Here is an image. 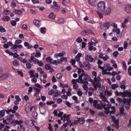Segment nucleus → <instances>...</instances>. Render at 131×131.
I'll use <instances>...</instances> for the list:
<instances>
[{
	"instance_id": "f257e3e1",
	"label": "nucleus",
	"mask_w": 131,
	"mask_h": 131,
	"mask_svg": "<svg viewBox=\"0 0 131 131\" xmlns=\"http://www.w3.org/2000/svg\"><path fill=\"white\" fill-rule=\"evenodd\" d=\"M100 81H103V80L99 76H97V77H94L93 80H90L95 90H97V88L101 86Z\"/></svg>"
},
{
	"instance_id": "f03ea898",
	"label": "nucleus",
	"mask_w": 131,
	"mask_h": 131,
	"mask_svg": "<svg viewBox=\"0 0 131 131\" xmlns=\"http://www.w3.org/2000/svg\"><path fill=\"white\" fill-rule=\"evenodd\" d=\"M100 99L101 100H100V103L102 107L108 106L109 102L107 100V98L104 96V94H99Z\"/></svg>"
},
{
	"instance_id": "7ed1b4c3",
	"label": "nucleus",
	"mask_w": 131,
	"mask_h": 131,
	"mask_svg": "<svg viewBox=\"0 0 131 131\" xmlns=\"http://www.w3.org/2000/svg\"><path fill=\"white\" fill-rule=\"evenodd\" d=\"M106 4L104 2L100 1L97 5V9L99 11L103 12L105 10Z\"/></svg>"
},
{
	"instance_id": "20e7f679",
	"label": "nucleus",
	"mask_w": 131,
	"mask_h": 131,
	"mask_svg": "<svg viewBox=\"0 0 131 131\" xmlns=\"http://www.w3.org/2000/svg\"><path fill=\"white\" fill-rule=\"evenodd\" d=\"M83 77V80L82 79V83L84 82H88L90 81L91 80L90 78L89 75L85 73V72L82 70V77Z\"/></svg>"
},
{
	"instance_id": "39448f33",
	"label": "nucleus",
	"mask_w": 131,
	"mask_h": 131,
	"mask_svg": "<svg viewBox=\"0 0 131 131\" xmlns=\"http://www.w3.org/2000/svg\"><path fill=\"white\" fill-rule=\"evenodd\" d=\"M85 59L86 61L89 62H94L96 60V58H93L90 54H87L85 56Z\"/></svg>"
},
{
	"instance_id": "423d86ee",
	"label": "nucleus",
	"mask_w": 131,
	"mask_h": 131,
	"mask_svg": "<svg viewBox=\"0 0 131 131\" xmlns=\"http://www.w3.org/2000/svg\"><path fill=\"white\" fill-rule=\"evenodd\" d=\"M111 21H110L103 23L100 26L101 28V29L104 30L105 29L104 28V27L106 29H108L111 25Z\"/></svg>"
},
{
	"instance_id": "0eeeda50",
	"label": "nucleus",
	"mask_w": 131,
	"mask_h": 131,
	"mask_svg": "<svg viewBox=\"0 0 131 131\" xmlns=\"http://www.w3.org/2000/svg\"><path fill=\"white\" fill-rule=\"evenodd\" d=\"M120 95H122L124 97H131V92L124 91L123 92H119L118 96Z\"/></svg>"
},
{
	"instance_id": "6e6552de",
	"label": "nucleus",
	"mask_w": 131,
	"mask_h": 131,
	"mask_svg": "<svg viewBox=\"0 0 131 131\" xmlns=\"http://www.w3.org/2000/svg\"><path fill=\"white\" fill-rule=\"evenodd\" d=\"M33 108V106H31L30 103L27 104L25 106V110L28 113H29Z\"/></svg>"
},
{
	"instance_id": "1a4fd4ad",
	"label": "nucleus",
	"mask_w": 131,
	"mask_h": 131,
	"mask_svg": "<svg viewBox=\"0 0 131 131\" xmlns=\"http://www.w3.org/2000/svg\"><path fill=\"white\" fill-rule=\"evenodd\" d=\"M72 83L73 84H76L77 82L78 83H82V75L81 74L79 75V77L78 79L75 80L73 79L72 80Z\"/></svg>"
},
{
	"instance_id": "9d476101",
	"label": "nucleus",
	"mask_w": 131,
	"mask_h": 131,
	"mask_svg": "<svg viewBox=\"0 0 131 131\" xmlns=\"http://www.w3.org/2000/svg\"><path fill=\"white\" fill-rule=\"evenodd\" d=\"M93 105L95 108L99 109H102V106L101 105V104H100L99 103H98L97 101L96 100H94Z\"/></svg>"
},
{
	"instance_id": "9b49d317",
	"label": "nucleus",
	"mask_w": 131,
	"mask_h": 131,
	"mask_svg": "<svg viewBox=\"0 0 131 131\" xmlns=\"http://www.w3.org/2000/svg\"><path fill=\"white\" fill-rule=\"evenodd\" d=\"M83 67L86 70H89L91 68V65L89 63H83Z\"/></svg>"
},
{
	"instance_id": "f8f14e48",
	"label": "nucleus",
	"mask_w": 131,
	"mask_h": 131,
	"mask_svg": "<svg viewBox=\"0 0 131 131\" xmlns=\"http://www.w3.org/2000/svg\"><path fill=\"white\" fill-rule=\"evenodd\" d=\"M124 10L127 13H131V5H126L124 7Z\"/></svg>"
},
{
	"instance_id": "ddd939ff",
	"label": "nucleus",
	"mask_w": 131,
	"mask_h": 131,
	"mask_svg": "<svg viewBox=\"0 0 131 131\" xmlns=\"http://www.w3.org/2000/svg\"><path fill=\"white\" fill-rule=\"evenodd\" d=\"M99 94H104L105 92V87L103 85H102L99 87Z\"/></svg>"
},
{
	"instance_id": "4468645a",
	"label": "nucleus",
	"mask_w": 131,
	"mask_h": 131,
	"mask_svg": "<svg viewBox=\"0 0 131 131\" xmlns=\"http://www.w3.org/2000/svg\"><path fill=\"white\" fill-rule=\"evenodd\" d=\"M104 12L107 15L109 14L111 12V9L110 7L109 6H105V7Z\"/></svg>"
},
{
	"instance_id": "2eb2a0df",
	"label": "nucleus",
	"mask_w": 131,
	"mask_h": 131,
	"mask_svg": "<svg viewBox=\"0 0 131 131\" xmlns=\"http://www.w3.org/2000/svg\"><path fill=\"white\" fill-rule=\"evenodd\" d=\"M111 105V104H109L108 106H105L104 107H102L104 108L105 113L107 114L110 113V111L109 109Z\"/></svg>"
},
{
	"instance_id": "dca6fc26",
	"label": "nucleus",
	"mask_w": 131,
	"mask_h": 131,
	"mask_svg": "<svg viewBox=\"0 0 131 131\" xmlns=\"http://www.w3.org/2000/svg\"><path fill=\"white\" fill-rule=\"evenodd\" d=\"M35 53H33L31 55L30 57L31 60L32 61L34 64H36L38 62L39 60L36 58L34 56V54Z\"/></svg>"
},
{
	"instance_id": "f3484780",
	"label": "nucleus",
	"mask_w": 131,
	"mask_h": 131,
	"mask_svg": "<svg viewBox=\"0 0 131 131\" xmlns=\"http://www.w3.org/2000/svg\"><path fill=\"white\" fill-rule=\"evenodd\" d=\"M82 87L83 89L85 90L86 92H87L88 91V89H89L88 87V82H84L82 83Z\"/></svg>"
},
{
	"instance_id": "a211bd4d",
	"label": "nucleus",
	"mask_w": 131,
	"mask_h": 131,
	"mask_svg": "<svg viewBox=\"0 0 131 131\" xmlns=\"http://www.w3.org/2000/svg\"><path fill=\"white\" fill-rule=\"evenodd\" d=\"M71 116L70 115H66V114H64L63 115V118L62 120L63 122H65L66 121H69L70 117Z\"/></svg>"
},
{
	"instance_id": "6ab92c4d",
	"label": "nucleus",
	"mask_w": 131,
	"mask_h": 131,
	"mask_svg": "<svg viewBox=\"0 0 131 131\" xmlns=\"http://www.w3.org/2000/svg\"><path fill=\"white\" fill-rule=\"evenodd\" d=\"M34 24L37 27H39L41 25L40 21L37 19H34L33 20Z\"/></svg>"
},
{
	"instance_id": "aec40b11",
	"label": "nucleus",
	"mask_w": 131,
	"mask_h": 131,
	"mask_svg": "<svg viewBox=\"0 0 131 131\" xmlns=\"http://www.w3.org/2000/svg\"><path fill=\"white\" fill-rule=\"evenodd\" d=\"M89 4L93 6H95L96 1L97 0H88Z\"/></svg>"
},
{
	"instance_id": "412c9836",
	"label": "nucleus",
	"mask_w": 131,
	"mask_h": 131,
	"mask_svg": "<svg viewBox=\"0 0 131 131\" xmlns=\"http://www.w3.org/2000/svg\"><path fill=\"white\" fill-rule=\"evenodd\" d=\"M5 114V111L4 110H1L0 111V121L3 119V117Z\"/></svg>"
},
{
	"instance_id": "4be33fe9",
	"label": "nucleus",
	"mask_w": 131,
	"mask_h": 131,
	"mask_svg": "<svg viewBox=\"0 0 131 131\" xmlns=\"http://www.w3.org/2000/svg\"><path fill=\"white\" fill-rule=\"evenodd\" d=\"M18 131H25V128L22 125H20L17 126Z\"/></svg>"
},
{
	"instance_id": "5701e85b",
	"label": "nucleus",
	"mask_w": 131,
	"mask_h": 131,
	"mask_svg": "<svg viewBox=\"0 0 131 131\" xmlns=\"http://www.w3.org/2000/svg\"><path fill=\"white\" fill-rule=\"evenodd\" d=\"M13 45L11 41L7 42L4 45V47L5 48H7L9 47V46H12Z\"/></svg>"
},
{
	"instance_id": "b1692460",
	"label": "nucleus",
	"mask_w": 131,
	"mask_h": 131,
	"mask_svg": "<svg viewBox=\"0 0 131 131\" xmlns=\"http://www.w3.org/2000/svg\"><path fill=\"white\" fill-rule=\"evenodd\" d=\"M48 17L49 18L54 19L56 18V15L54 14L53 13L51 12L49 14Z\"/></svg>"
},
{
	"instance_id": "393cba45",
	"label": "nucleus",
	"mask_w": 131,
	"mask_h": 131,
	"mask_svg": "<svg viewBox=\"0 0 131 131\" xmlns=\"http://www.w3.org/2000/svg\"><path fill=\"white\" fill-rule=\"evenodd\" d=\"M2 20L4 21H8L10 20V18L8 16H4L2 18Z\"/></svg>"
},
{
	"instance_id": "a878e982",
	"label": "nucleus",
	"mask_w": 131,
	"mask_h": 131,
	"mask_svg": "<svg viewBox=\"0 0 131 131\" xmlns=\"http://www.w3.org/2000/svg\"><path fill=\"white\" fill-rule=\"evenodd\" d=\"M81 53H78L75 57V59L78 62L80 60V58L81 56Z\"/></svg>"
},
{
	"instance_id": "bb28decb",
	"label": "nucleus",
	"mask_w": 131,
	"mask_h": 131,
	"mask_svg": "<svg viewBox=\"0 0 131 131\" xmlns=\"http://www.w3.org/2000/svg\"><path fill=\"white\" fill-rule=\"evenodd\" d=\"M13 63L15 67H17L19 65V62L16 60H15L13 62Z\"/></svg>"
},
{
	"instance_id": "cd10ccee",
	"label": "nucleus",
	"mask_w": 131,
	"mask_h": 131,
	"mask_svg": "<svg viewBox=\"0 0 131 131\" xmlns=\"http://www.w3.org/2000/svg\"><path fill=\"white\" fill-rule=\"evenodd\" d=\"M8 77V76L7 74H3L1 76L0 79L2 80H4L7 79Z\"/></svg>"
},
{
	"instance_id": "c85d7f7f",
	"label": "nucleus",
	"mask_w": 131,
	"mask_h": 131,
	"mask_svg": "<svg viewBox=\"0 0 131 131\" xmlns=\"http://www.w3.org/2000/svg\"><path fill=\"white\" fill-rule=\"evenodd\" d=\"M59 59H58L57 61L56 60H53V61L52 62V63L53 64H55L56 65H57L59 63H61L59 61Z\"/></svg>"
},
{
	"instance_id": "c756f323",
	"label": "nucleus",
	"mask_w": 131,
	"mask_h": 131,
	"mask_svg": "<svg viewBox=\"0 0 131 131\" xmlns=\"http://www.w3.org/2000/svg\"><path fill=\"white\" fill-rule=\"evenodd\" d=\"M4 110L5 111H6V113L8 114H10V112H12L13 113H14L15 112V111L11 109Z\"/></svg>"
},
{
	"instance_id": "7c9ffc66",
	"label": "nucleus",
	"mask_w": 131,
	"mask_h": 131,
	"mask_svg": "<svg viewBox=\"0 0 131 131\" xmlns=\"http://www.w3.org/2000/svg\"><path fill=\"white\" fill-rule=\"evenodd\" d=\"M112 120L115 124H117L118 123L119 119L116 120L114 116L111 117Z\"/></svg>"
},
{
	"instance_id": "2f4dec72",
	"label": "nucleus",
	"mask_w": 131,
	"mask_h": 131,
	"mask_svg": "<svg viewBox=\"0 0 131 131\" xmlns=\"http://www.w3.org/2000/svg\"><path fill=\"white\" fill-rule=\"evenodd\" d=\"M67 126L66 124H63L62 128L61 129V130H62L63 129V131H67L68 129L66 128Z\"/></svg>"
},
{
	"instance_id": "473e14b6",
	"label": "nucleus",
	"mask_w": 131,
	"mask_h": 131,
	"mask_svg": "<svg viewBox=\"0 0 131 131\" xmlns=\"http://www.w3.org/2000/svg\"><path fill=\"white\" fill-rule=\"evenodd\" d=\"M31 124H32V125L31 126L32 128H35L36 129L37 131H39V129H40V128L37 126H35V125L32 122H31Z\"/></svg>"
},
{
	"instance_id": "72a5a7b5",
	"label": "nucleus",
	"mask_w": 131,
	"mask_h": 131,
	"mask_svg": "<svg viewBox=\"0 0 131 131\" xmlns=\"http://www.w3.org/2000/svg\"><path fill=\"white\" fill-rule=\"evenodd\" d=\"M63 114V112L61 111H59L57 115L58 116L61 117V119L62 120L63 119V116H62Z\"/></svg>"
},
{
	"instance_id": "f704fd0d",
	"label": "nucleus",
	"mask_w": 131,
	"mask_h": 131,
	"mask_svg": "<svg viewBox=\"0 0 131 131\" xmlns=\"http://www.w3.org/2000/svg\"><path fill=\"white\" fill-rule=\"evenodd\" d=\"M13 11L16 14L19 15H20L22 13V12L21 10H16L15 9H14Z\"/></svg>"
},
{
	"instance_id": "c9c22d12",
	"label": "nucleus",
	"mask_w": 131,
	"mask_h": 131,
	"mask_svg": "<svg viewBox=\"0 0 131 131\" xmlns=\"http://www.w3.org/2000/svg\"><path fill=\"white\" fill-rule=\"evenodd\" d=\"M112 90L107 91L106 92V94L108 96H111L112 95Z\"/></svg>"
},
{
	"instance_id": "e433bc0d",
	"label": "nucleus",
	"mask_w": 131,
	"mask_h": 131,
	"mask_svg": "<svg viewBox=\"0 0 131 131\" xmlns=\"http://www.w3.org/2000/svg\"><path fill=\"white\" fill-rule=\"evenodd\" d=\"M14 122L15 124L20 125H21V124L22 123V121L21 120L19 121H18L17 120H16L14 121Z\"/></svg>"
},
{
	"instance_id": "4c0bfd02",
	"label": "nucleus",
	"mask_w": 131,
	"mask_h": 131,
	"mask_svg": "<svg viewBox=\"0 0 131 131\" xmlns=\"http://www.w3.org/2000/svg\"><path fill=\"white\" fill-rule=\"evenodd\" d=\"M41 54L40 52H36V53H35V54H34V56L37 58H38L40 57L41 56Z\"/></svg>"
},
{
	"instance_id": "58836bf2",
	"label": "nucleus",
	"mask_w": 131,
	"mask_h": 131,
	"mask_svg": "<svg viewBox=\"0 0 131 131\" xmlns=\"http://www.w3.org/2000/svg\"><path fill=\"white\" fill-rule=\"evenodd\" d=\"M111 21V26L113 27H114L115 28H117V25L115 22H112Z\"/></svg>"
},
{
	"instance_id": "ea45409f",
	"label": "nucleus",
	"mask_w": 131,
	"mask_h": 131,
	"mask_svg": "<svg viewBox=\"0 0 131 131\" xmlns=\"http://www.w3.org/2000/svg\"><path fill=\"white\" fill-rule=\"evenodd\" d=\"M14 116V115L13 114H9V116H7V117H8V121H10L13 120V117Z\"/></svg>"
},
{
	"instance_id": "a19ab883",
	"label": "nucleus",
	"mask_w": 131,
	"mask_h": 131,
	"mask_svg": "<svg viewBox=\"0 0 131 131\" xmlns=\"http://www.w3.org/2000/svg\"><path fill=\"white\" fill-rule=\"evenodd\" d=\"M91 42L93 43H97L98 42V40L96 39V38H92L91 40Z\"/></svg>"
},
{
	"instance_id": "79ce46f5",
	"label": "nucleus",
	"mask_w": 131,
	"mask_h": 131,
	"mask_svg": "<svg viewBox=\"0 0 131 131\" xmlns=\"http://www.w3.org/2000/svg\"><path fill=\"white\" fill-rule=\"evenodd\" d=\"M111 109L112 110V111H111L110 112V113H114L115 111V107L114 106H111L110 107Z\"/></svg>"
},
{
	"instance_id": "37998d69",
	"label": "nucleus",
	"mask_w": 131,
	"mask_h": 131,
	"mask_svg": "<svg viewBox=\"0 0 131 131\" xmlns=\"http://www.w3.org/2000/svg\"><path fill=\"white\" fill-rule=\"evenodd\" d=\"M26 66L27 68L28 69H30L31 67V63L29 62L26 63Z\"/></svg>"
},
{
	"instance_id": "c03bdc74",
	"label": "nucleus",
	"mask_w": 131,
	"mask_h": 131,
	"mask_svg": "<svg viewBox=\"0 0 131 131\" xmlns=\"http://www.w3.org/2000/svg\"><path fill=\"white\" fill-rule=\"evenodd\" d=\"M46 61L49 63H52L53 60L51 59L50 57H48L46 59Z\"/></svg>"
},
{
	"instance_id": "a18cd8bd",
	"label": "nucleus",
	"mask_w": 131,
	"mask_h": 131,
	"mask_svg": "<svg viewBox=\"0 0 131 131\" xmlns=\"http://www.w3.org/2000/svg\"><path fill=\"white\" fill-rule=\"evenodd\" d=\"M40 113L42 114H43L46 113V110L45 108H42L40 109Z\"/></svg>"
},
{
	"instance_id": "49530a36",
	"label": "nucleus",
	"mask_w": 131,
	"mask_h": 131,
	"mask_svg": "<svg viewBox=\"0 0 131 131\" xmlns=\"http://www.w3.org/2000/svg\"><path fill=\"white\" fill-rule=\"evenodd\" d=\"M37 70L38 72H39L40 73L42 74L43 73L42 69L40 67H38L37 69Z\"/></svg>"
},
{
	"instance_id": "de8ad7c7",
	"label": "nucleus",
	"mask_w": 131,
	"mask_h": 131,
	"mask_svg": "<svg viewBox=\"0 0 131 131\" xmlns=\"http://www.w3.org/2000/svg\"><path fill=\"white\" fill-rule=\"evenodd\" d=\"M118 87V85L117 84H112L111 85V88L113 90H115Z\"/></svg>"
},
{
	"instance_id": "09e8293b",
	"label": "nucleus",
	"mask_w": 131,
	"mask_h": 131,
	"mask_svg": "<svg viewBox=\"0 0 131 131\" xmlns=\"http://www.w3.org/2000/svg\"><path fill=\"white\" fill-rule=\"evenodd\" d=\"M130 106V102H128L125 105V107L126 109L127 110H128L129 109Z\"/></svg>"
},
{
	"instance_id": "8fccbe9b",
	"label": "nucleus",
	"mask_w": 131,
	"mask_h": 131,
	"mask_svg": "<svg viewBox=\"0 0 131 131\" xmlns=\"http://www.w3.org/2000/svg\"><path fill=\"white\" fill-rule=\"evenodd\" d=\"M46 28L44 27L41 28H40V32L41 33L43 34H45L46 32Z\"/></svg>"
},
{
	"instance_id": "3c124183",
	"label": "nucleus",
	"mask_w": 131,
	"mask_h": 131,
	"mask_svg": "<svg viewBox=\"0 0 131 131\" xmlns=\"http://www.w3.org/2000/svg\"><path fill=\"white\" fill-rule=\"evenodd\" d=\"M109 59V57L106 54H105L103 56L102 59L104 61L107 60Z\"/></svg>"
},
{
	"instance_id": "603ef678",
	"label": "nucleus",
	"mask_w": 131,
	"mask_h": 131,
	"mask_svg": "<svg viewBox=\"0 0 131 131\" xmlns=\"http://www.w3.org/2000/svg\"><path fill=\"white\" fill-rule=\"evenodd\" d=\"M118 54V52L117 51H114L113 53V56L115 58L116 57Z\"/></svg>"
},
{
	"instance_id": "864d4df0",
	"label": "nucleus",
	"mask_w": 131,
	"mask_h": 131,
	"mask_svg": "<svg viewBox=\"0 0 131 131\" xmlns=\"http://www.w3.org/2000/svg\"><path fill=\"white\" fill-rule=\"evenodd\" d=\"M37 113L35 112H33L32 113V115L34 118L36 119L37 116Z\"/></svg>"
},
{
	"instance_id": "5fc2aeb1",
	"label": "nucleus",
	"mask_w": 131,
	"mask_h": 131,
	"mask_svg": "<svg viewBox=\"0 0 131 131\" xmlns=\"http://www.w3.org/2000/svg\"><path fill=\"white\" fill-rule=\"evenodd\" d=\"M6 31L5 29L2 26H0V32H4Z\"/></svg>"
},
{
	"instance_id": "6e6d98bb",
	"label": "nucleus",
	"mask_w": 131,
	"mask_h": 131,
	"mask_svg": "<svg viewBox=\"0 0 131 131\" xmlns=\"http://www.w3.org/2000/svg\"><path fill=\"white\" fill-rule=\"evenodd\" d=\"M62 73H58L56 75V77L58 79H60L62 77Z\"/></svg>"
},
{
	"instance_id": "4d7b16f0",
	"label": "nucleus",
	"mask_w": 131,
	"mask_h": 131,
	"mask_svg": "<svg viewBox=\"0 0 131 131\" xmlns=\"http://www.w3.org/2000/svg\"><path fill=\"white\" fill-rule=\"evenodd\" d=\"M60 60L62 62L63 61L66 62L67 60V58L66 57H62L60 58Z\"/></svg>"
},
{
	"instance_id": "13d9d810",
	"label": "nucleus",
	"mask_w": 131,
	"mask_h": 131,
	"mask_svg": "<svg viewBox=\"0 0 131 131\" xmlns=\"http://www.w3.org/2000/svg\"><path fill=\"white\" fill-rule=\"evenodd\" d=\"M72 99L75 101L76 102L78 103L79 102V101L78 100L77 97L75 96H72Z\"/></svg>"
},
{
	"instance_id": "bf43d9fd",
	"label": "nucleus",
	"mask_w": 131,
	"mask_h": 131,
	"mask_svg": "<svg viewBox=\"0 0 131 131\" xmlns=\"http://www.w3.org/2000/svg\"><path fill=\"white\" fill-rule=\"evenodd\" d=\"M81 119V118H79V119H78V121L76 120L74 121V123L75 124H76L78 123V122L79 123H80L81 124H82V122L80 120V119Z\"/></svg>"
},
{
	"instance_id": "052dcab7",
	"label": "nucleus",
	"mask_w": 131,
	"mask_h": 131,
	"mask_svg": "<svg viewBox=\"0 0 131 131\" xmlns=\"http://www.w3.org/2000/svg\"><path fill=\"white\" fill-rule=\"evenodd\" d=\"M53 8L54 9L57 10H59L60 9V6H59L58 5H56L55 6H54Z\"/></svg>"
},
{
	"instance_id": "680f3d73",
	"label": "nucleus",
	"mask_w": 131,
	"mask_h": 131,
	"mask_svg": "<svg viewBox=\"0 0 131 131\" xmlns=\"http://www.w3.org/2000/svg\"><path fill=\"white\" fill-rule=\"evenodd\" d=\"M45 68L47 70H49L51 68L50 65L49 64H47L45 65Z\"/></svg>"
},
{
	"instance_id": "e2e57ef3",
	"label": "nucleus",
	"mask_w": 131,
	"mask_h": 131,
	"mask_svg": "<svg viewBox=\"0 0 131 131\" xmlns=\"http://www.w3.org/2000/svg\"><path fill=\"white\" fill-rule=\"evenodd\" d=\"M58 54V57H61L64 56L65 54L66 53L65 52H62L61 53H59Z\"/></svg>"
},
{
	"instance_id": "0e129e2a",
	"label": "nucleus",
	"mask_w": 131,
	"mask_h": 131,
	"mask_svg": "<svg viewBox=\"0 0 131 131\" xmlns=\"http://www.w3.org/2000/svg\"><path fill=\"white\" fill-rule=\"evenodd\" d=\"M28 28L27 26L25 24H23L22 27V28L24 30H26Z\"/></svg>"
},
{
	"instance_id": "69168bd1",
	"label": "nucleus",
	"mask_w": 131,
	"mask_h": 131,
	"mask_svg": "<svg viewBox=\"0 0 131 131\" xmlns=\"http://www.w3.org/2000/svg\"><path fill=\"white\" fill-rule=\"evenodd\" d=\"M22 40L20 39L16 40L15 41V44H18L21 43L22 42Z\"/></svg>"
},
{
	"instance_id": "338daca9",
	"label": "nucleus",
	"mask_w": 131,
	"mask_h": 131,
	"mask_svg": "<svg viewBox=\"0 0 131 131\" xmlns=\"http://www.w3.org/2000/svg\"><path fill=\"white\" fill-rule=\"evenodd\" d=\"M76 41L78 43H80L82 42V39L81 37H79L76 39Z\"/></svg>"
},
{
	"instance_id": "774afa93",
	"label": "nucleus",
	"mask_w": 131,
	"mask_h": 131,
	"mask_svg": "<svg viewBox=\"0 0 131 131\" xmlns=\"http://www.w3.org/2000/svg\"><path fill=\"white\" fill-rule=\"evenodd\" d=\"M128 72L130 75H131V66H130L128 69Z\"/></svg>"
}]
</instances>
